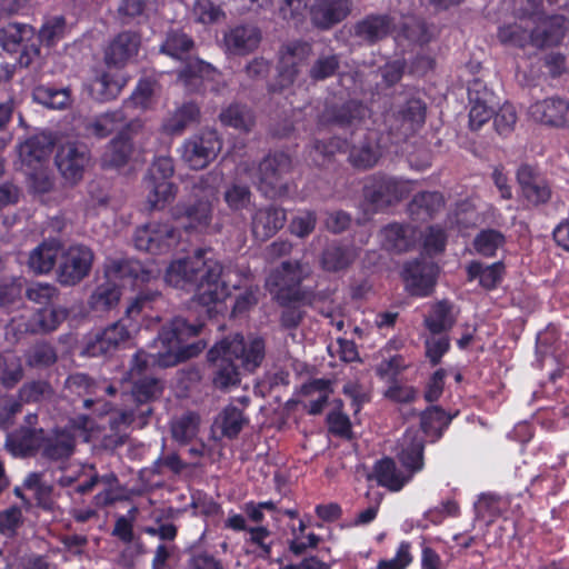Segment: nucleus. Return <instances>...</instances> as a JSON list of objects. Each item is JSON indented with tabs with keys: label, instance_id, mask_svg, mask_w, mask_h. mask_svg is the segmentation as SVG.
I'll list each match as a JSON object with an SVG mask.
<instances>
[{
	"label": "nucleus",
	"instance_id": "1",
	"mask_svg": "<svg viewBox=\"0 0 569 569\" xmlns=\"http://www.w3.org/2000/svg\"><path fill=\"white\" fill-rule=\"evenodd\" d=\"M209 250L199 249L192 256L173 260L167 268L164 280L168 284L194 292L203 306L222 301L229 288H238L241 281L231 280L232 270L209 257Z\"/></svg>",
	"mask_w": 569,
	"mask_h": 569
},
{
	"label": "nucleus",
	"instance_id": "2",
	"mask_svg": "<svg viewBox=\"0 0 569 569\" xmlns=\"http://www.w3.org/2000/svg\"><path fill=\"white\" fill-rule=\"evenodd\" d=\"M266 345L260 337L244 341L241 335H233L217 342L208 351L212 368V383L220 390H229L240 383L237 360L246 370L253 371L264 358Z\"/></svg>",
	"mask_w": 569,
	"mask_h": 569
},
{
	"label": "nucleus",
	"instance_id": "3",
	"mask_svg": "<svg viewBox=\"0 0 569 569\" xmlns=\"http://www.w3.org/2000/svg\"><path fill=\"white\" fill-rule=\"evenodd\" d=\"M201 326L189 325L181 317L174 318L169 327L161 330L157 343L162 346V350L156 353H147L143 350L138 351L132 359V366L129 375L131 379L140 378L150 365L158 363L162 367H169L181 360L198 355L203 347L198 345L184 346L187 339L197 336Z\"/></svg>",
	"mask_w": 569,
	"mask_h": 569
},
{
	"label": "nucleus",
	"instance_id": "4",
	"mask_svg": "<svg viewBox=\"0 0 569 569\" xmlns=\"http://www.w3.org/2000/svg\"><path fill=\"white\" fill-rule=\"evenodd\" d=\"M425 440L419 430L409 429L399 440L397 458L403 469L391 458L378 460L373 466V478L378 485L390 491H400L423 468Z\"/></svg>",
	"mask_w": 569,
	"mask_h": 569
},
{
	"label": "nucleus",
	"instance_id": "5",
	"mask_svg": "<svg viewBox=\"0 0 569 569\" xmlns=\"http://www.w3.org/2000/svg\"><path fill=\"white\" fill-rule=\"evenodd\" d=\"M565 32L563 17L541 18L525 10L519 14V21L499 28L498 39L503 44L518 48L528 44L545 48L560 43Z\"/></svg>",
	"mask_w": 569,
	"mask_h": 569
},
{
	"label": "nucleus",
	"instance_id": "6",
	"mask_svg": "<svg viewBox=\"0 0 569 569\" xmlns=\"http://www.w3.org/2000/svg\"><path fill=\"white\" fill-rule=\"evenodd\" d=\"M310 273L311 268L306 262L283 261L270 272L266 279V288L279 305L299 302L302 299L300 284Z\"/></svg>",
	"mask_w": 569,
	"mask_h": 569
},
{
	"label": "nucleus",
	"instance_id": "7",
	"mask_svg": "<svg viewBox=\"0 0 569 569\" xmlns=\"http://www.w3.org/2000/svg\"><path fill=\"white\" fill-rule=\"evenodd\" d=\"M218 181L219 176L213 172L199 177L192 187V192L196 197H199V200L186 207L182 213L174 212L177 219H187L188 222L184 224L187 230H202L210 224L212 219L211 201L216 197ZM177 210L179 209L177 208Z\"/></svg>",
	"mask_w": 569,
	"mask_h": 569
},
{
	"label": "nucleus",
	"instance_id": "8",
	"mask_svg": "<svg viewBox=\"0 0 569 569\" xmlns=\"http://www.w3.org/2000/svg\"><path fill=\"white\" fill-rule=\"evenodd\" d=\"M181 239L177 227L170 222L150 221L136 229L134 247L152 254H164L174 250Z\"/></svg>",
	"mask_w": 569,
	"mask_h": 569
},
{
	"label": "nucleus",
	"instance_id": "9",
	"mask_svg": "<svg viewBox=\"0 0 569 569\" xmlns=\"http://www.w3.org/2000/svg\"><path fill=\"white\" fill-rule=\"evenodd\" d=\"M133 380L131 398L138 408L137 410L122 411L119 418L111 421L112 428H118L119 425L129 426L137 418L141 420V426L146 425L147 418L152 412L149 403L159 399L163 392V382L154 377L146 376Z\"/></svg>",
	"mask_w": 569,
	"mask_h": 569
},
{
	"label": "nucleus",
	"instance_id": "10",
	"mask_svg": "<svg viewBox=\"0 0 569 569\" xmlns=\"http://www.w3.org/2000/svg\"><path fill=\"white\" fill-rule=\"evenodd\" d=\"M291 168V159L288 154L279 152L264 158L257 170L259 190L269 198L286 196L289 186L284 176Z\"/></svg>",
	"mask_w": 569,
	"mask_h": 569
},
{
	"label": "nucleus",
	"instance_id": "11",
	"mask_svg": "<svg viewBox=\"0 0 569 569\" xmlns=\"http://www.w3.org/2000/svg\"><path fill=\"white\" fill-rule=\"evenodd\" d=\"M222 148L216 130H203L187 139L181 148L182 160L194 170L204 169L213 161Z\"/></svg>",
	"mask_w": 569,
	"mask_h": 569
},
{
	"label": "nucleus",
	"instance_id": "12",
	"mask_svg": "<svg viewBox=\"0 0 569 569\" xmlns=\"http://www.w3.org/2000/svg\"><path fill=\"white\" fill-rule=\"evenodd\" d=\"M34 36L36 31L30 24L8 23L0 29V44L8 52L21 50L18 62L27 68L40 53L39 47L33 41Z\"/></svg>",
	"mask_w": 569,
	"mask_h": 569
},
{
	"label": "nucleus",
	"instance_id": "13",
	"mask_svg": "<svg viewBox=\"0 0 569 569\" xmlns=\"http://www.w3.org/2000/svg\"><path fill=\"white\" fill-rule=\"evenodd\" d=\"M426 119V104L418 98H410L387 116L390 133L397 139L413 134Z\"/></svg>",
	"mask_w": 569,
	"mask_h": 569
},
{
	"label": "nucleus",
	"instance_id": "14",
	"mask_svg": "<svg viewBox=\"0 0 569 569\" xmlns=\"http://www.w3.org/2000/svg\"><path fill=\"white\" fill-rule=\"evenodd\" d=\"M93 252L82 244H73L61 252L58 280L64 286H74L89 276Z\"/></svg>",
	"mask_w": 569,
	"mask_h": 569
},
{
	"label": "nucleus",
	"instance_id": "15",
	"mask_svg": "<svg viewBox=\"0 0 569 569\" xmlns=\"http://www.w3.org/2000/svg\"><path fill=\"white\" fill-rule=\"evenodd\" d=\"M91 156L87 146L69 142L62 144L56 154V164L64 182L74 186L90 166Z\"/></svg>",
	"mask_w": 569,
	"mask_h": 569
},
{
	"label": "nucleus",
	"instance_id": "16",
	"mask_svg": "<svg viewBox=\"0 0 569 569\" xmlns=\"http://www.w3.org/2000/svg\"><path fill=\"white\" fill-rule=\"evenodd\" d=\"M410 192L408 182L391 177H373L365 187V198L376 209H382Z\"/></svg>",
	"mask_w": 569,
	"mask_h": 569
},
{
	"label": "nucleus",
	"instance_id": "17",
	"mask_svg": "<svg viewBox=\"0 0 569 569\" xmlns=\"http://www.w3.org/2000/svg\"><path fill=\"white\" fill-rule=\"evenodd\" d=\"M438 267L431 261L413 260L405 266L403 280L406 289L412 296L431 295L437 282Z\"/></svg>",
	"mask_w": 569,
	"mask_h": 569
},
{
	"label": "nucleus",
	"instance_id": "18",
	"mask_svg": "<svg viewBox=\"0 0 569 569\" xmlns=\"http://www.w3.org/2000/svg\"><path fill=\"white\" fill-rule=\"evenodd\" d=\"M311 53V47L305 42L289 43L280 51L278 80L279 87L271 86L272 91L282 90L293 83L299 67L307 60Z\"/></svg>",
	"mask_w": 569,
	"mask_h": 569
},
{
	"label": "nucleus",
	"instance_id": "19",
	"mask_svg": "<svg viewBox=\"0 0 569 569\" xmlns=\"http://www.w3.org/2000/svg\"><path fill=\"white\" fill-rule=\"evenodd\" d=\"M261 42L260 30L252 24H237L222 34V48L229 56H246L254 51Z\"/></svg>",
	"mask_w": 569,
	"mask_h": 569
},
{
	"label": "nucleus",
	"instance_id": "20",
	"mask_svg": "<svg viewBox=\"0 0 569 569\" xmlns=\"http://www.w3.org/2000/svg\"><path fill=\"white\" fill-rule=\"evenodd\" d=\"M142 128L143 124L140 120L130 121L126 126V129L121 130L119 134L108 143L102 156L103 164L106 167L124 166L132 153L130 138L140 132Z\"/></svg>",
	"mask_w": 569,
	"mask_h": 569
},
{
	"label": "nucleus",
	"instance_id": "21",
	"mask_svg": "<svg viewBox=\"0 0 569 569\" xmlns=\"http://www.w3.org/2000/svg\"><path fill=\"white\" fill-rule=\"evenodd\" d=\"M528 114L547 126H569V101L558 97L536 101L529 107Z\"/></svg>",
	"mask_w": 569,
	"mask_h": 569
},
{
	"label": "nucleus",
	"instance_id": "22",
	"mask_svg": "<svg viewBox=\"0 0 569 569\" xmlns=\"http://www.w3.org/2000/svg\"><path fill=\"white\" fill-rule=\"evenodd\" d=\"M140 36L133 31H123L117 34L104 51V61L108 66L121 68L131 61L139 51Z\"/></svg>",
	"mask_w": 569,
	"mask_h": 569
},
{
	"label": "nucleus",
	"instance_id": "23",
	"mask_svg": "<svg viewBox=\"0 0 569 569\" xmlns=\"http://www.w3.org/2000/svg\"><path fill=\"white\" fill-rule=\"evenodd\" d=\"M287 220L284 209L269 206L254 211L251 218V231L257 240L266 241L274 236Z\"/></svg>",
	"mask_w": 569,
	"mask_h": 569
},
{
	"label": "nucleus",
	"instance_id": "24",
	"mask_svg": "<svg viewBox=\"0 0 569 569\" xmlns=\"http://www.w3.org/2000/svg\"><path fill=\"white\" fill-rule=\"evenodd\" d=\"M396 17L388 14L368 16L353 26V34L360 41L372 44L389 34L395 36Z\"/></svg>",
	"mask_w": 569,
	"mask_h": 569
},
{
	"label": "nucleus",
	"instance_id": "25",
	"mask_svg": "<svg viewBox=\"0 0 569 569\" xmlns=\"http://www.w3.org/2000/svg\"><path fill=\"white\" fill-rule=\"evenodd\" d=\"M350 11V0H316L311 7V19L317 27L329 29L347 18Z\"/></svg>",
	"mask_w": 569,
	"mask_h": 569
},
{
	"label": "nucleus",
	"instance_id": "26",
	"mask_svg": "<svg viewBox=\"0 0 569 569\" xmlns=\"http://www.w3.org/2000/svg\"><path fill=\"white\" fill-rule=\"evenodd\" d=\"M517 179L523 197L533 204L547 202L551 197L548 182L539 177L530 166H521Z\"/></svg>",
	"mask_w": 569,
	"mask_h": 569
},
{
	"label": "nucleus",
	"instance_id": "27",
	"mask_svg": "<svg viewBox=\"0 0 569 569\" xmlns=\"http://www.w3.org/2000/svg\"><path fill=\"white\" fill-rule=\"evenodd\" d=\"M228 267L231 268V280L233 282L241 281L240 288L244 287L246 290L241 295H239L236 299L234 306H233V313H243L254 307L259 301V286L249 283L252 278V273L249 268L239 266H232L229 264ZM231 289H234L233 287L229 288V291L231 292ZM239 289V287L237 288Z\"/></svg>",
	"mask_w": 569,
	"mask_h": 569
},
{
	"label": "nucleus",
	"instance_id": "28",
	"mask_svg": "<svg viewBox=\"0 0 569 569\" xmlns=\"http://www.w3.org/2000/svg\"><path fill=\"white\" fill-rule=\"evenodd\" d=\"M60 252L61 243L59 240H44L30 252L28 266L34 273H48L53 269Z\"/></svg>",
	"mask_w": 569,
	"mask_h": 569
},
{
	"label": "nucleus",
	"instance_id": "29",
	"mask_svg": "<svg viewBox=\"0 0 569 569\" xmlns=\"http://www.w3.org/2000/svg\"><path fill=\"white\" fill-rule=\"evenodd\" d=\"M43 429L21 427L7 438V447L13 455H29L42 447Z\"/></svg>",
	"mask_w": 569,
	"mask_h": 569
},
{
	"label": "nucleus",
	"instance_id": "30",
	"mask_svg": "<svg viewBox=\"0 0 569 569\" xmlns=\"http://www.w3.org/2000/svg\"><path fill=\"white\" fill-rule=\"evenodd\" d=\"M122 87L123 82L117 73L104 70L98 71L88 84L90 96L98 101L116 99Z\"/></svg>",
	"mask_w": 569,
	"mask_h": 569
},
{
	"label": "nucleus",
	"instance_id": "31",
	"mask_svg": "<svg viewBox=\"0 0 569 569\" xmlns=\"http://www.w3.org/2000/svg\"><path fill=\"white\" fill-rule=\"evenodd\" d=\"M200 111L194 103H183L178 107L173 112L169 113L162 122V131L180 136L191 126L199 122Z\"/></svg>",
	"mask_w": 569,
	"mask_h": 569
},
{
	"label": "nucleus",
	"instance_id": "32",
	"mask_svg": "<svg viewBox=\"0 0 569 569\" xmlns=\"http://www.w3.org/2000/svg\"><path fill=\"white\" fill-rule=\"evenodd\" d=\"M51 151V143L44 136H33L22 142L18 148L22 166L36 170Z\"/></svg>",
	"mask_w": 569,
	"mask_h": 569
},
{
	"label": "nucleus",
	"instance_id": "33",
	"mask_svg": "<svg viewBox=\"0 0 569 569\" xmlns=\"http://www.w3.org/2000/svg\"><path fill=\"white\" fill-rule=\"evenodd\" d=\"M381 157L380 146L375 137H366L358 143L352 144L348 160L350 164L359 170H367L375 167Z\"/></svg>",
	"mask_w": 569,
	"mask_h": 569
},
{
	"label": "nucleus",
	"instance_id": "34",
	"mask_svg": "<svg viewBox=\"0 0 569 569\" xmlns=\"http://www.w3.org/2000/svg\"><path fill=\"white\" fill-rule=\"evenodd\" d=\"M106 276L114 282L127 279L146 282L153 277V273L150 270H146L141 262L137 260L122 259L111 261L106 270Z\"/></svg>",
	"mask_w": 569,
	"mask_h": 569
},
{
	"label": "nucleus",
	"instance_id": "35",
	"mask_svg": "<svg viewBox=\"0 0 569 569\" xmlns=\"http://www.w3.org/2000/svg\"><path fill=\"white\" fill-rule=\"evenodd\" d=\"M126 121L127 116L123 110L116 109L101 113L89 120L86 124V130L98 138H106L119 129L124 130L128 124Z\"/></svg>",
	"mask_w": 569,
	"mask_h": 569
},
{
	"label": "nucleus",
	"instance_id": "36",
	"mask_svg": "<svg viewBox=\"0 0 569 569\" xmlns=\"http://www.w3.org/2000/svg\"><path fill=\"white\" fill-rule=\"evenodd\" d=\"M76 441L68 431H58L44 439L42 456L49 460H62L69 458L74 450Z\"/></svg>",
	"mask_w": 569,
	"mask_h": 569
},
{
	"label": "nucleus",
	"instance_id": "37",
	"mask_svg": "<svg viewBox=\"0 0 569 569\" xmlns=\"http://www.w3.org/2000/svg\"><path fill=\"white\" fill-rule=\"evenodd\" d=\"M144 181L148 190L147 203L150 209H162L174 200L178 188L170 180L146 179Z\"/></svg>",
	"mask_w": 569,
	"mask_h": 569
},
{
	"label": "nucleus",
	"instance_id": "38",
	"mask_svg": "<svg viewBox=\"0 0 569 569\" xmlns=\"http://www.w3.org/2000/svg\"><path fill=\"white\" fill-rule=\"evenodd\" d=\"M220 77V73L212 68L209 63L201 60L190 61L180 72L178 80L184 87L196 89L199 81H213Z\"/></svg>",
	"mask_w": 569,
	"mask_h": 569
},
{
	"label": "nucleus",
	"instance_id": "39",
	"mask_svg": "<svg viewBox=\"0 0 569 569\" xmlns=\"http://www.w3.org/2000/svg\"><path fill=\"white\" fill-rule=\"evenodd\" d=\"M367 114V108L357 101H349L339 108L328 109L323 114V120L338 126L355 124Z\"/></svg>",
	"mask_w": 569,
	"mask_h": 569
},
{
	"label": "nucleus",
	"instance_id": "40",
	"mask_svg": "<svg viewBox=\"0 0 569 569\" xmlns=\"http://www.w3.org/2000/svg\"><path fill=\"white\" fill-rule=\"evenodd\" d=\"M119 284L111 279L99 284L92 292L89 305L96 311H107L116 307L120 300Z\"/></svg>",
	"mask_w": 569,
	"mask_h": 569
},
{
	"label": "nucleus",
	"instance_id": "41",
	"mask_svg": "<svg viewBox=\"0 0 569 569\" xmlns=\"http://www.w3.org/2000/svg\"><path fill=\"white\" fill-rule=\"evenodd\" d=\"M66 389L78 396H94L96 398H87L83 401L84 408L89 409L94 403H100L98 398V388L100 382L92 380L84 373H74L67 378L64 382Z\"/></svg>",
	"mask_w": 569,
	"mask_h": 569
},
{
	"label": "nucleus",
	"instance_id": "42",
	"mask_svg": "<svg viewBox=\"0 0 569 569\" xmlns=\"http://www.w3.org/2000/svg\"><path fill=\"white\" fill-rule=\"evenodd\" d=\"M33 99L50 109H66L71 102L68 88L57 89L48 86H39L33 90Z\"/></svg>",
	"mask_w": 569,
	"mask_h": 569
},
{
	"label": "nucleus",
	"instance_id": "43",
	"mask_svg": "<svg viewBox=\"0 0 569 569\" xmlns=\"http://www.w3.org/2000/svg\"><path fill=\"white\" fill-rule=\"evenodd\" d=\"M410 228L391 223L380 231L381 244L390 251H405L411 244Z\"/></svg>",
	"mask_w": 569,
	"mask_h": 569
},
{
	"label": "nucleus",
	"instance_id": "44",
	"mask_svg": "<svg viewBox=\"0 0 569 569\" xmlns=\"http://www.w3.org/2000/svg\"><path fill=\"white\" fill-rule=\"evenodd\" d=\"M302 392L308 397H315L309 402V413L319 415L323 410L328 398L332 392L331 383L329 380L315 379L302 387Z\"/></svg>",
	"mask_w": 569,
	"mask_h": 569
},
{
	"label": "nucleus",
	"instance_id": "45",
	"mask_svg": "<svg viewBox=\"0 0 569 569\" xmlns=\"http://www.w3.org/2000/svg\"><path fill=\"white\" fill-rule=\"evenodd\" d=\"M502 271L503 264L501 262L483 267L480 262L473 261L467 267L469 279L479 278L480 284L486 289H492L498 284L501 280Z\"/></svg>",
	"mask_w": 569,
	"mask_h": 569
},
{
	"label": "nucleus",
	"instance_id": "46",
	"mask_svg": "<svg viewBox=\"0 0 569 569\" xmlns=\"http://www.w3.org/2000/svg\"><path fill=\"white\" fill-rule=\"evenodd\" d=\"M395 39L397 41L406 39L411 42L423 43L429 41V34L427 27L419 18L406 16L402 18L399 29L396 27Z\"/></svg>",
	"mask_w": 569,
	"mask_h": 569
},
{
	"label": "nucleus",
	"instance_id": "47",
	"mask_svg": "<svg viewBox=\"0 0 569 569\" xmlns=\"http://www.w3.org/2000/svg\"><path fill=\"white\" fill-rule=\"evenodd\" d=\"M353 248L330 246L322 254V266L328 271H339L347 268L356 258Z\"/></svg>",
	"mask_w": 569,
	"mask_h": 569
},
{
	"label": "nucleus",
	"instance_id": "48",
	"mask_svg": "<svg viewBox=\"0 0 569 569\" xmlns=\"http://www.w3.org/2000/svg\"><path fill=\"white\" fill-rule=\"evenodd\" d=\"M219 118L223 124L242 131H249L254 124L251 111L240 104L229 106L222 110Z\"/></svg>",
	"mask_w": 569,
	"mask_h": 569
},
{
	"label": "nucleus",
	"instance_id": "49",
	"mask_svg": "<svg viewBox=\"0 0 569 569\" xmlns=\"http://www.w3.org/2000/svg\"><path fill=\"white\" fill-rule=\"evenodd\" d=\"M216 423L221 429L222 436L231 439L239 435L247 423V419L243 417L242 410L230 405L220 413Z\"/></svg>",
	"mask_w": 569,
	"mask_h": 569
},
{
	"label": "nucleus",
	"instance_id": "50",
	"mask_svg": "<svg viewBox=\"0 0 569 569\" xmlns=\"http://www.w3.org/2000/svg\"><path fill=\"white\" fill-rule=\"evenodd\" d=\"M99 483L103 485L104 488L93 497V503L96 507L102 508L112 505L122 498L120 482L113 472L99 476Z\"/></svg>",
	"mask_w": 569,
	"mask_h": 569
},
{
	"label": "nucleus",
	"instance_id": "51",
	"mask_svg": "<svg viewBox=\"0 0 569 569\" xmlns=\"http://www.w3.org/2000/svg\"><path fill=\"white\" fill-rule=\"evenodd\" d=\"M193 47V40L186 33L177 30L169 31L160 47V52L174 59H183Z\"/></svg>",
	"mask_w": 569,
	"mask_h": 569
},
{
	"label": "nucleus",
	"instance_id": "52",
	"mask_svg": "<svg viewBox=\"0 0 569 569\" xmlns=\"http://www.w3.org/2000/svg\"><path fill=\"white\" fill-rule=\"evenodd\" d=\"M23 376L22 363L14 355H0V383L12 388Z\"/></svg>",
	"mask_w": 569,
	"mask_h": 569
},
{
	"label": "nucleus",
	"instance_id": "53",
	"mask_svg": "<svg viewBox=\"0 0 569 569\" xmlns=\"http://www.w3.org/2000/svg\"><path fill=\"white\" fill-rule=\"evenodd\" d=\"M451 418L439 407H431L421 415V428L428 436L440 437Z\"/></svg>",
	"mask_w": 569,
	"mask_h": 569
},
{
	"label": "nucleus",
	"instance_id": "54",
	"mask_svg": "<svg viewBox=\"0 0 569 569\" xmlns=\"http://www.w3.org/2000/svg\"><path fill=\"white\" fill-rule=\"evenodd\" d=\"M425 323L432 333L449 330L455 323L450 306L445 301L435 305L431 315L426 318Z\"/></svg>",
	"mask_w": 569,
	"mask_h": 569
},
{
	"label": "nucleus",
	"instance_id": "55",
	"mask_svg": "<svg viewBox=\"0 0 569 569\" xmlns=\"http://www.w3.org/2000/svg\"><path fill=\"white\" fill-rule=\"evenodd\" d=\"M505 243V236L495 229H486L480 231L475 240V250L485 257H492L496 251Z\"/></svg>",
	"mask_w": 569,
	"mask_h": 569
},
{
	"label": "nucleus",
	"instance_id": "56",
	"mask_svg": "<svg viewBox=\"0 0 569 569\" xmlns=\"http://www.w3.org/2000/svg\"><path fill=\"white\" fill-rule=\"evenodd\" d=\"M199 416L188 412L172 422V437L181 442H186L194 438L198 433Z\"/></svg>",
	"mask_w": 569,
	"mask_h": 569
},
{
	"label": "nucleus",
	"instance_id": "57",
	"mask_svg": "<svg viewBox=\"0 0 569 569\" xmlns=\"http://www.w3.org/2000/svg\"><path fill=\"white\" fill-rule=\"evenodd\" d=\"M67 316V310L61 308L40 310L34 315V325L32 330L41 332L53 331L63 320H66Z\"/></svg>",
	"mask_w": 569,
	"mask_h": 569
},
{
	"label": "nucleus",
	"instance_id": "58",
	"mask_svg": "<svg viewBox=\"0 0 569 569\" xmlns=\"http://www.w3.org/2000/svg\"><path fill=\"white\" fill-rule=\"evenodd\" d=\"M53 397L51 386L42 380L24 383L19 390V399L23 402H41Z\"/></svg>",
	"mask_w": 569,
	"mask_h": 569
},
{
	"label": "nucleus",
	"instance_id": "59",
	"mask_svg": "<svg viewBox=\"0 0 569 569\" xmlns=\"http://www.w3.org/2000/svg\"><path fill=\"white\" fill-rule=\"evenodd\" d=\"M223 198L231 210L238 211L250 204L251 191L248 186L233 182L224 190Z\"/></svg>",
	"mask_w": 569,
	"mask_h": 569
},
{
	"label": "nucleus",
	"instance_id": "60",
	"mask_svg": "<svg viewBox=\"0 0 569 569\" xmlns=\"http://www.w3.org/2000/svg\"><path fill=\"white\" fill-rule=\"evenodd\" d=\"M248 533L249 539L246 542L256 546L253 551L257 556L264 559L269 558L271 556L272 547L271 541H269L271 537L270 530L263 526H257L250 527L248 529Z\"/></svg>",
	"mask_w": 569,
	"mask_h": 569
},
{
	"label": "nucleus",
	"instance_id": "61",
	"mask_svg": "<svg viewBox=\"0 0 569 569\" xmlns=\"http://www.w3.org/2000/svg\"><path fill=\"white\" fill-rule=\"evenodd\" d=\"M157 89L156 81L150 79L140 80L131 94V103L140 109L149 108L154 101Z\"/></svg>",
	"mask_w": 569,
	"mask_h": 569
},
{
	"label": "nucleus",
	"instance_id": "62",
	"mask_svg": "<svg viewBox=\"0 0 569 569\" xmlns=\"http://www.w3.org/2000/svg\"><path fill=\"white\" fill-rule=\"evenodd\" d=\"M66 33V20L58 16L47 20L39 31V40L47 46H53Z\"/></svg>",
	"mask_w": 569,
	"mask_h": 569
},
{
	"label": "nucleus",
	"instance_id": "63",
	"mask_svg": "<svg viewBox=\"0 0 569 569\" xmlns=\"http://www.w3.org/2000/svg\"><path fill=\"white\" fill-rule=\"evenodd\" d=\"M113 351L103 330H98L87 336L82 353L89 357H100Z\"/></svg>",
	"mask_w": 569,
	"mask_h": 569
},
{
	"label": "nucleus",
	"instance_id": "64",
	"mask_svg": "<svg viewBox=\"0 0 569 569\" xmlns=\"http://www.w3.org/2000/svg\"><path fill=\"white\" fill-rule=\"evenodd\" d=\"M317 217L312 211H303L292 218L289 230L292 234L305 238L316 228Z\"/></svg>",
	"mask_w": 569,
	"mask_h": 569
}]
</instances>
